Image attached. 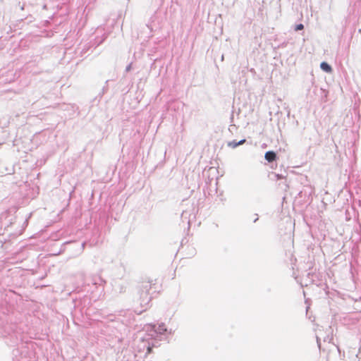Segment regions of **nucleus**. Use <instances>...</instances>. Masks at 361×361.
Segmentation results:
<instances>
[{"instance_id":"f257e3e1","label":"nucleus","mask_w":361,"mask_h":361,"mask_svg":"<svg viewBox=\"0 0 361 361\" xmlns=\"http://www.w3.org/2000/svg\"><path fill=\"white\" fill-rule=\"evenodd\" d=\"M152 288V285L150 283H143L140 288V299L142 302L148 304L151 301L150 290Z\"/></svg>"},{"instance_id":"f03ea898","label":"nucleus","mask_w":361,"mask_h":361,"mask_svg":"<svg viewBox=\"0 0 361 361\" xmlns=\"http://www.w3.org/2000/svg\"><path fill=\"white\" fill-rule=\"evenodd\" d=\"M264 159L269 163L274 161L276 159V154L273 151H268L265 153Z\"/></svg>"},{"instance_id":"7ed1b4c3","label":"nucleus","mask_w":361,"mask_h":361,"mask_svg":"<svg viewBox=\"0 0 361 361\" xmlns=\"http://www.w3.org/2000/svg\"><path fill=\"white\" fill-rule=\"evenodd\" d=\"M320 68L322 70L326 73H331L332 71L331 66L326 62H322L320 64Z\"/></svg>"},{"instance_id":"20e7f679","label":"nucleus","mask_w":361,"mask_h":361,"mask_svg":"<svg viewBox=\"0 0 361 361\" xmlns=\"http://www.w3.org/2000/svg\"><path fill=\"white\" fill-rule=\"evenodd\" d=\"M228 146L231 147L233 148H235V147L239 146V145L238 144V142H236L235 140H233V141L228 142Z\"/></svg>"},{"instance_id":"39448f33","label":"nucleus","mask_w":361,"mask_h":361,"mask_svg":"<svg viewBox=\"0 0 361 361\" xmlns=\"http://www.w3.org/2000/svg\"><path fill=\"white\" fill-rule=\"evenodd\" d=\"M303 29H304V25L302 23L298 24L295 27V31L302 30Z\"/></svg>"},{"instance_id":"423d86ee","label":"nucleus","mask_w":361,"mask_h":361,"mask_svg":"<svg viewBox=\"0 0 361 361\" xmlns=\"http://www.w3.org/2000/svg\"><path fill=\"white\" fill-rule=\"evenodd\" d=\"M131 67H132V63H130L129 65H128L126 68V72H128L131 70Z\"/></svg>"},{"instance_id":"0eeeda50","label":"nucleus","mask_w":361,"mask_h":361,"mask_svg":"<svg viewBox=\"0 0 361 361\" xmlns=\"http://www.w3.org/2000/svg\"><path fill=\"white\" fill-rule=\"evenodd\" d=\"M245 142H246V140L245 139H243V140H240L239 142H238V144L239 145H240L244 144Z\"/></svg>"},{"instance_id":"6e6552de","label":"nucleus","mask_w":361,"mask_h":361,"mask_svg":"<svg viewBox=\"0 0 361 361\" xmlns=\"http://www.w3.org/2000/svg\"><path fill=\"white\" fill-rule=\"evenodd\" d=\"M278 179H281L283 177L281 175H276Z\"/></svg>"},{"instance_id":"1a4fd4ad","label":"nucleus","mask_w":361,"mask_h":361,"mask_svg":"<svg viewBox=\"0 0 361 361\" xmlns=\"http://www.w3.org/2000/svg\"><path fill=\"white\" fill-rule=\"evenodd\" d=\"M257 220H258V217H257V218L254 220V222H256Z\"/></svg>"},{"instance_id":"9d476101","label":"nucleus","mask_w":361,"mask_h":361,"mask_svg":"<svg viewBox=\"0 0 361 361\" xmlns=\"http://www.w3.org/2000/svg\"><path fill=\"white\" fill-rule=\"evenodd\" d=\"M148 352L150 353L151 352V348H148Z\"/></svg>"}]
</instances>
